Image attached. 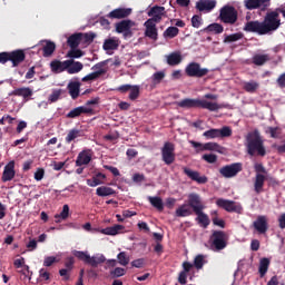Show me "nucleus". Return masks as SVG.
<instances>
[{
  "label": "nucleus",
  "instance_id": "1",
  "mask_svg": "<svg viewBox=\"0 0 285 285\" xmlns=\"http://www.w3.org/2000/svg\"><path fill=\"white\" fill-rule=\"evenodd\" d=\"M246 149L247 155L250 157H266V147L264 146V139L262 138V135L259 131L254 130L252 132H248L246 136Z\"/></svg>",
  "mask_w": 285,
  "mask_h": 285
},
{
  "label": "nucleus",
  "instance_id": "2",
  "mask_svg": "<svg viewBox=\"0 0 285 285\" xmlns=\"http://www.w3.org/2000/svg\"><path fill=\"white\" fill-rule=\"evenodd\" d=\"M179 108H203L204 110H209L210 112H215L222 109V106L217 102H210L205 99H193V98H185L177 102Z\"/></svg>",
  "mask_w": 285,
  "mask_h": 285
},
{
  "label": "nucleus",
  "instance_id": "3",
  "mask_svg": "<svg viewBox=\"0 0 285 285\" xmlns=\"http://www.w3.org/2000/svg\"><path fill=\"white\" fill-rule=\"evenodd\" d=\"M72 255L77 257L80 262H83L85 264H88V266H91V268H97L99 264L106 263V256L104 254H96L94 256H90L88 252H81L75 249L72 252Z\"/></svg>",
  "mask_w": 285,
  "mask_h": 285
},
{
  "label": "nucleus",
  "instance_id": "4",
  "mask_svg": "<svg viewBox=\"0 0 285 285\" xmlns=\"http://www.w3.org/2000/svg\"><path fill=\"white\" fill-rule=\"evenodd\" d=\"M282 26V19H279V11L277 8L275 11H269L265 14L263 20V27L265 28V33L275 32Z\"/></svg>",
  "mask_w": 285,
  "mask_h": 285
},
{
  "label": "nucleus",
  "instance_id": "5",
  "mask_svg": "<svg viewBox=\"0 0 285 285\" xmlns=\"http://www.w3.org/2000/svg\"><path fill=\"white\" fill-rule=\"evenodd\" d=\"M212 250H224L228 246V235L224 230H214L209 237Z\"/></svg>",
  "mask_w": 285,
  "mask_h": 285
},
{
  "label": "nucleus",
  "instance_id": "6",
  "mask_svg": "<svg viewBox=\"0 0 285 285\" xmlns=\"http://www.w3.org/2000/svg\"><path fill=\"white\" fill-rule=\"evenodd\" d=\"M218 19L222 21V23H226L228 26H235L237 23L238 19V12L237 9L233 6H224L219 10Z\"/></svg>",
  "mask_w": 285,
  "mask_h": 285
},
{
  "label": "nucleus",
  "instance_id": "7",
  "mask_svg": "<svg viewBox=\"0 0 285 285\" xmlns=\"http://www.w3.org/2000/svg\"><path fill=\"white\" fill-rule=\"evenodd\" d=\"M185 72L187 77H195L196 79H202V77H206L210 70L208 68H202V65L198 62H190L185 68Z\"/></svg>",
  "mask_w": 285,
  "mask_h": 285
},
{
  "label": "nucleus",
  "instance_id": "8",
  "mask_svg": "<svg viewBox=\"0 0 285 285\" xmlns=\"http://www.w3.org/2000/svg\"><path fill=\"white\" fill-rule=\"evenodd\" d=\"M189 144L190 146H193V148H196V153H204V150H212L214 153H219L220 155H224V147H222L217 142L202 144L195 140H189Z\"/></svg>",
  "mask_w": 285,
  "mask_h": 285
},
{
  "label": "nucleus",
  "instance_id": "9",
  "mask_svg": "<svg viewBox=\"0 0 285 285\" xmlns=\"http://www.w3.org/2000/svg\"><path fill=\"white\" fill-rule=\"evenodd\" d=\"M244 170V165L242 163H233L230 165L224 166L219 169V174L225 177V179H230L237 177L238 173Z\"/></svg>",
  "mask_w": 285,
  "mask_h": 285
},
{
  "label": "nucleus",
  "instance_id": "10",
  "mask_svg": "<svg viewBox=\"0 0 285 285\" xmlns=\"http://www.w3.org/2000/svg\"><path fill=\"white\" fill-rule=\"evenodd\" d=\"M216 206H218V208H223V210H226L227 213H238V215H242L244 210L240 204L236 205L234 200L224 198H218L216 200Z\"/></svg>",
  "mask_w": 285,
  "mask_h": 285
},
{
  "label": "nucleus",
  "instance_id": "11",
  "mask_svg": "<svg viewBox=\"0 0 285 285\" xmlns=\"http://www.w3.org/2000/svg\"><path fill=\"white\" fill-rule=\"evenodd\" d=\"M161 159L167 166L175 164V144L170 141L164 144L161 148Z\"/></svg>",
  "mask_w": 285,
  "mask_h": 285
},
{
  "label": "nucleus",
  "instance_id": "12",
  "mask_svg": "<svg viewBox=\"0 0 285 285\" xmlns=\"http://www.w3.org/2000/svg\"><path fill=\"white\" fill-rule=\"evenodd\" d=\"M246 10H262L263 12L271 8V0H244Z\"/></svg>",
  "mask_w": 285,
  "mask_h": 285
},
{
  "label": "nucleus",
  "instance_id": "13",
  "mask_svg": "<svg viewBox=\"0 0 285 285\" xmlns=\"http://www.w3.org/2000/svg\"><path fill=\"white\" fill-rule=\"evenodd\" d=\"M245 32H253L254 35L264 36L266 35V29L264 28V22L255 21H247L243 28Z\"/></svg>",
  "mask_w": 285,
  "mask_h": 285
},
{
  "label": "nucleus",
  "instance_id": "14",
  "mask_svg": "<svg viewBox=\"0 0 285 285\" xmlns=\"http://www.w3.org/2000/svg\"><path fill=\"white\" fill-rule=\"evenodd\" d=\"M187 204L194 213H199L204 210V203L202 202V196L199 194L191 193L188 195Z\"/></svg>",
  "mask_w": 285,
  "mask_h": 285
},
{
  "label": "nucleus",
  "instance_id": "15",
  "mask_svg": "<svg viewBox=\"0 0 285 285\" xmlns=\"http://www.w3.org/2000/svg\"><path fill=\"white\" fill-rule=\"evenodd\" d=\"M148 17H151L148 19V21H151L154 23H159L164 17H166V8L154 6L148 12Z\"/></svg>",
  "mask_w": 285,
  "mask_h": 285
},
{
  "label": "nucleus",
  "instance_id": "16",
  "mask_svg": "<svg viewBox=\"0 0 285 285\" xmlns=\"http://www.w3.org/2000/svg\"><path fill=\"white\" fill-rule=\"evenodd\" d=\"M9 59L12 63V68H18L26 61V51L23 49H17L13 51H9Z\"/></svg>",
  "mask_w": 285,
  "mask_h": 285
},
{
  "label": "nucleus",
  "instance_id": "17",
  "mask_svg": "<svg viewBox=\"0 0 285 285\" xmlns=\"http://www.w3.org/2000/svg\"><path fill=\"white\" fill-rule=\"evenodd\" d=\"M16 175L17 171L14 170V160H11L3 168L1 181H3V184L12 181Z\"/></svg>",
  "mask_w": 285,
  "mask_h": 285
},
{
  "label": "nucleus",
  "instance_id": "18",
  "mask_svg": "<svg viewBox=\"0 0 285 285\" xmlns=\"http://www.w3.org/2000/svg\"><path fill=\"white\" fill-rule=\"evenodd\" d=\"M183 173L186 175L191 181H196L198 184H208V177L200 176L199 171H195L188 167H183Z\"/></svg>",
  "mask_w": 285,
  "mask_h": 285
},
{
  "label": "nucleus",
  "instance_id": "19",
  "mask_svg": "<svg viewBox=\"0 0 285 285\" xmlns=\"http://www.w3.org/2000/svg\"><path fill=\"white\" fill-rule=\"evenodd\" d=\"M215 8H217V0H198L196 2L198 12H213Z\"/></svg>",
  "mask_w": 285,
  "mask_h": 285
},
{
  "label": "nucleus",
  "instance_id": "20",
  "mask_svg": "<svg viewBox=\"0 0 285 285\" xmlns=\"http://www.w3.org/2000/svg\"><path fill=\"white\" fill-rule=\"evenodd\" d=\"M72 63V61H61V60H52L50 62V70L51 72H53V75H60V72H65V70H67V68H70V65Z\"/></svg>",
  "mask_w": 285,
  "mask_h": 285
},
{
  "label": "nucleus",
  "instance_id": "21",
  "mask_svg": "<svg viewBox=\"0 0 285 285\" xmlns=\"http://www.w3.org/2000/svg\"><path fill=\"white\" fill-rule=\"evenodd\" d=\"M132 14L131 8H117L110 11L107 17L108 19H128Z\"/></svg>",
  "mask_w": 285,
  "mask_h": 285
},
{
  "label": "nucleus",
  "instance_id": "22",
  "mask_svg": "<svg viewBox=\"0 0 285 285\" xmlns=\"http://www.w3.org/2000/svg\"><path fill=\"white\" fill-rule=\"evenodd\" d=\"M132 26H135V22L132 20H122L116 23V32H118V35L125 33V37L131 36L132 31H130V29L132 28Z\"/></svg>",
  "mask_w": 285,
  "mask_h": 285
},
{
  "label": "nucleus",
  "instance_id": "23",
  "mask_svg": "<svg viewBox=\"0 0 285 285\" xmlns=\"http://www.w3.org/2000/svg\"><path fill=\"white\" fill-rule=\"evenodd\" d=\"M253 226L259 235H265L268 232V218L266 216H258Z\"/></svg>",
  "mask_w": 285,
  "mask_h": 285
},
{
  "label": "nucleus",
  "instance_id": "24",
  "mask_svg": "<svg viewBox=\"0 0 285 285\" xmlns=\"http://www.w3.org/2000/svg\"><path fill=\"white\" fill-rule=\"evenodd\" d=\"M81 115H92V108L83 106L76 107L67 114V119H77Z\"/></svg>",
  "mask_w": 285,
  "mask_h": 285
},
{
  "label": "nucleus",
  "instance_id": "25",
  "mask_svg": "<svg viewBox=\"0 0 285 285\" xmlns=\"http://www.w3.org/2000/svg\"><path fill=\"white\" fill-rule=\"evenodd\" d=\"M92 161V150L86 149L78 154L76 166H88Z\"/></svg>",
  "mask_w": 285,
  "mask_h": 285
},
{
  "label": "nucleus",
  "instance_id": "26",
  "mask_svg": "<svg viewBox=\"0 0 285 285\" xmlns=\"http://www.w3.org/2000/svg\"><path fill=\"white\" fill-rule=\"evenodd\" d=\"M42 45V56L43 57H52L55 55V50H57V45L51 40H41Z\"/></svg>",
  "mask_w": 285,
  "mask_h": 285
},
{
  "label": "nucleus",
  "instance_id": "27",
  "mask_svg": "<svg viewBox=\"0 0 285 285\" xmlns=\"http://www.w3.org/2000/svg\"><path fill=\"white\" fill-rule=\"evenodd\" d=\"M145 28H146L145 35L149 39H153L154 41H157L158 33H157V24H156V22H153V20H147L145 22Z\"/></svg>",
  "mask_w": 285,
  "mask_h": 285
},
{
  "label": "nucleus",
  "instance_id": "28",
  "mask_svg": "<svg viewBox=\"0 0 285 285\" xmlns=\"http://www.w3.org/2000/svg\"><path fill=\"white\" fill-rule=\"evenodd\" d=\"M11 95H13V97H22L23 101H30V97H32L33 92L30 87H21L14 89Z\"/></svg>",
  "mask_w": 285,
  "mask_h": 285
},
{
  "label": "nucleus",
  "instance_id": "29",
  "mask_svg": "<svg viewBox=\"0 0 285 285\" xmlns=\"http://www.w3.org/2000/svg\"><path fill=\"white\" fill-rule=\"evenodd\" d=\"M67 90H68L71 99H78L79 94L81 92V82L70 81L67 86Z\"/></svg>",
  "mask_w": 285,
  "mask_h": 285
},
{
  "label": "nucleus",
  "instance_id": "30",
  "mask_svg": "<svg viewBox=\"0 0 285 285\" xmlns=\"http://www.w3.org/2000/svg\"><path fill=\"white\" fill-rule=\"evenodd\" d=\"M265 181H266V176H264V174H256L254 179V190L256 195L264 193Z\"/></svg>",
  "mask_w": 285,
  "mask_h": 285
},
{
  "label": "nucleus",
  "instance_id": "31",
  "mask_svg": "<svg viewBox=\"0 0 285 285\" xmlns=\"http://www.w3.org/2000/svg\"><path fill=\"white\" fill-rule=\"evenodd\" d=\"M194 210L190 208L189 204H183L176 209V217H190Z\"/></svg>",
  "mask_w": 285,
  "mask_h": 285
},
{
  "label": "nucleus",
  "instance_id": "32",
  "mask_svg": "<svg viewBox=\"0 0 285 285\" xmlns=\"http://www.w3.org/2000/svg\"><path fill=\"white\" fill-rule=\"evenodd\" d=\"M195 215H197L196 222L200 224L203 228H208V226H210V218L204 213V210L196 212Z\"/></svg>",
  "mask_w": 285,
  "mask_h": 285
},
{
  "label": "nucleus",
  "instance_id": "33",
  "mask_svg": "<svg viewBox=\"0 0 285 285\" xmlns=\"http://www.w3.org/2000/svg\"><path fill=\"white\" fill-rule=\"evenodd\" d=\"M81 39H83V33H73L68 38L67 43L72 50H75V48H79Z\"/></svg>",
  "mask_w": 285,
  "mask_h": 285
},
{
  "label": "nucleus",
  "instance_id": "34",
  "mask_svg": "<svg viewBox=\"0 0 285 285\" xmlns=\"http://www.w3.org/2000/svg\"><path fill=\"white\" fill-rule=\"evenodd\" d=\"M101 179H106V174L98 173L91 179H87V186H90L91 188L101 186V184H104V180Z\"/></svg>",
  "mask_w": 285,
  "mask_h": 285
},
{
  "label": "nucleus",
  "instance_id": "35",
  "mask_svg": "<svg viewBox=\"0 0 285 285\" xmlns=\"http://www.w3.org/2000/svg\"><path fill=\"white\" fill-rule=\"evenodd\" d=\"M269 59L271 56L267 53H256L252 58V63H254V66H264Z\"/></svg>",
  "mask_w": 285,
  "mask_h": 285
},
{
  "label": "nucleus",
  "instance_id": "36",
  "mask_svg": "<svg viewBox=\"0 0 285 285\" xmlns=\"http://www.w3.org/2000/svg\"><path fill=\"white\" fill-rule=\"evenodd\" d=\"M78 137H83V130L73 128L69 130L65 138V141L66 144H70L71 141H75V139H78Z\"/></svg>",
  "mask_w": 285,
  "mask_h": 285
},
{
  "label": "nucleus",
  "instance_id": "37",
  "mask_svg": "<svg viewBox=\"0 0 285 285\" xmlns=\"http://www.w3.org/2000/svg\"><path fill=\"white\" fill-rule=\"evenodd\" d=\"M243 89L245 90V92L254 95V92H257V90H259V82L255 80L246 81L243 83Z\"/></svg>",
  "mask_w": 285,
  "mask_h": 285
},
{
  "label": "nucleus",
  "instance_id": "38",
  "mask_svg": "<svg viewBox=\"0 0 285 285\" xmlns=\"http://www.w3.org/2000/svg\"><path fill=\"white\" fill-rule=\"evenodd\" d=\"M67 61H71L70 66L67 68L68 75H77V72H81V70H83V63L75 60Z\"/></svg>",
  "mask_w": 285,
  "mask_h": 285
},
{
  "label": "nucleus",
  "instance_id": "39",
  "mask_svg": "<svg viewBox=\"0 0 285 285\" xmlns=\"http://www.w3.org/2000/svg\"><path fill=\"white\" fill-rule=\"evenodd\" d=\"M271 266V259L264 257L261 259L259 262V266H258V273L261 277H265L266 273H268V268Z\"/></svg>",
  "mask_w": 285,
  "mask_h": 285
},
{
  "label": "nucleus",
  "instance_id": "40",
  "mask_svg": "<svg viewBox=\"0 0 285 285\" xmlns=\"http://www.w3.org/2000/svg\"><path fill=\"white\" fill-rule=\"evenodd\" d=\"M104 50H117L119 48V40L117 38H108L102 45Z\"/></svg>",
  "mask_w": 285,
  "mask_h": 285
},
{
  "label": "nucleus",
  "instance_id": "41",
  "mask_svg": "<svg viewBox=\"0 0 285 285\" xmlns=\"http://www.w3.org/2000/svg\"><path fill=\"white\" fill-rule=\"evenodd\" d=\"M115 194H116L115 189L108 186H101L96 189V195H98V197H110V195H115Z\"/></svg>",
  "mask_w": 285,
  "mask_h": 285
},
{
  "label": "nucleus",
  "instance_id": "42",
  "mask_svg": "<svg viewBox=\"0 0 285 285\" xmlns=\"http://www.w3.org/2000/svg\"><path fill=\"white\" fill-rule=\"evenodd\" d=\"M168 66H179L181 63V53L171 52L167 56Z\"/></svg>",
  "mask_w": 285,
  "mask_h": 285
},
{
  "label": "nucleus",
  "instance_id": "43",
  "mask_svg": "<svg viewBox=\"0 0 285 285\" xmlns=\"http://www.w3.org/2000/svg\"><path fill=\"white\" fill-rule=\"evenodd\" d=\"M124 225H114L101 229L102 235H119L120 230H124Z\"/></svg>",
  "mask_w": 285,
  "mask_h": 285
},
{
  "label": "nucleus",
  "instance_id": "44",
  "mask_svg": "<svg viewBox=\"0 0 285 285\" xmlns=\"http://www.w3.org/2000/svg\"><path fill=\"white\" fill-rule=\"evenodd\" d=\"M148 202L154 206V208H157L159 212L164 210V200L159 196H149Z\"/></svg>",
  "mask_w": 285,
  "mask_h": 285
},
{
  "label": "nucleus",
  "instance_id": "45",
  "mask_svg": "<svg viewBox=\"0 0 285 285\" xmlns=\"http://www.w3.org/2000/svg\"><path fill=\"white\" fill-rule=\"evenodd\" d=\"M70 215V207L68 205H63L62 212L60 214L55 215L56 224H60L61 219H68Z\"/></svg>",
  "mask_w": 285,
  "mask_h": 285
},
{
  "label": "nucleus",
  "instance_id": "46",
  "mask_svg": "<svg viewBox=\"0 0 285 285\" xmlns=\"http://www.w3.org/2000/svg\"><path fill=\"white\" fill-rule=\"evenodd\" d=\"M164 37L166 39H175V37H177V35H179V28L177 27H168L165 31H164Z\"/></svg>",
  "mask_w": 285,
  "mask_h": 285
},
{
  "label": "nucleus",
  "instance_id": "47",
  "mask_svg": "<svg viewBox=\"0 0 285 285\" xmlns=\"http://www.w3.org/2000/svg\"><path fill=\"white\" fill-rule=\"evenodd\" d=\"M204 264H206V256L198 254L194 258V266L197 268V271H202L204 268Z\"/></svg>",
  "mask_w": 285,
  "mask_h": 285
},
{
  "label": "nucleus",
  "instance_id": "48",
  "mask_svg": "<svg viewBox=\"0 0 285 285\" xmlns=\"http://www.w3.org/2000/svg\"><path fill=\"white\" fill-rule=\"evenodd\" d=\"M207 32H214L215 35H222L224 32V26L220 23H212L206 28Z\"/></svg>",
  "mask_w": 285,
  "mask_h": 285
},
{
  "label": "nucleus",
  "instance_id": "49",
  "mask_svg": "<svg viewBox=\"0 0 285 285\" xmlns=\"http://www.w3.org/2000/svg\"><path fill=\"white\" fill-rule=\"evenodd\" d=\"M239 39H244V33L242 32L232 33L225 37L224 43H233L235 41H239Z\"/></svg>",
  "mask_w": 285,
  "mask_h": 285
},
{
  "label": "nucleus",
  "instance_id": "50",
  "mask_svg": "<svg viewBox=\"0 0 285 285\" xmlns=\"http://www.w3.org/2000/svg\"><path fill=\"white\" fill-rule=\"evenodd\" d=\"M139 92H140L139 85L131 86V88L129 89L130 101H135L136 99H139Z\"/></svg>",
  "mask_w": 285,
  "mask_h": 285
},
{
  "label": "nucleus",
  "instance_id": "51",
  "mask_svg": "<svg viewBox=\"0 0 285 285\" xmlns=\"http://www.w3.org/2000/svg\"><path fill=\"white\" fill-rule=\"evenodd\" d=\"M104 71H94L87 76H85L81 81L83 82H88V81H97V79H99V77H101V73Z\"/></svg>",
  "mask_w": 285,
  "mask_h": 285
},
{
  "label": "nucleus",
  "instance_id": "52",
  "mask_svg": "<svg viewBox=\"0 0 285 285\" xmlns=\"http://www.w3.org/2000/svg\"><path fill=\"white\" fill-rule=\"evenodd\" d=\"M117 259H118V264H120V266H128V264L130 263V257H128V255H126V252H120L117 255Z\"/></svg>",
  "mask_w": 285,
  "mask_h": 285
},
{
  "label": "nucleus",
  "instance_id": "53",
  "mask_svg": "<svg viewBox=\"0 0 285 285\" xmlns=\"http://www.w3.org/2000/svg\"><path fill=\"white\" fill-rule=\"evenodd\" d=\"M165 78H166V72L157 71L151 76V81L153 83L157 85V83H161V81H164Z\"/></svg>",
  "mask_w": 285,
  "mask_h": 285
},
{
  "label": "nucleus",
  "instance_id": "54",
  "mask_svg": "<svg viewBox=\"0 0 285 285\" xmlns=\"http://www.w3.org/2000/svg\"><path fill=\"white\" fill-rule=\"evenodd\" d=\"M206 139H217L219 137V129H209L203 134Z\"/></svg>",
  "mask_w": 285,
  "mask_h": 285
},
{
  "label": "nucleus",
  "instance_id": "55",
  "mask_svg": "<svg viewBox=\"0 0 285 285\" xmlns=\"http://www.w3.org/2000/svg\"><path fill=\"white\" fill-rule=\"evenodd\" d=\"M96 38H97V35L95 32H87V33H82L81 41H83V43H92Z\"/></svg>",
  "mask_w": 285,
  "mask_h": 285
},
{
  "label": "nucleus",
  "instance_id": "56",
  "mask_svg": "<svg viewBox=\"0 0 285 285\" xmlns=\"http://www.w3.org/2000/svg\"><path fill=\"white\" fill-rule=\"evenodd\" d=\"M215 217L212 218L214 226H218L219 228H226V222L219 217H217V212H214Z\"/></svg>",
  "mask_w": 285,
  "mask_h": 285
},
{
  "label": "nucleus",
  "instance_id": "57",
  "mask_svg": "<svg viewBox=\"0 0 285 285\" xmlns=\"http://www.w3.org/2000/svg\"><path fill=\"white\" fill-rule=\"evenodd\" d=\"M61 97V89L58 90H53L49 98L48 101H50V104H55L56 101H59V98Z\"/></svg>",
  "mask_w": 285,
  "mask_h": 285
},
{
  "label": "nucleus",
  "instance_id": "58",
  "mask_svg": "<svg viewBox=\"0 0 285 285\" xmlns=\"http://www.w3.org/2000/svg\"><path fill=\"white\" fill-rule=\"evenodd\" d=\"M20 268L21 269L18 271V273H20V275H23V277H28V279H32V272H30V266L23 265Z\"/></svg>",
  "mask_w": 285,
  "mask_h": 285
},
{
  "label": "nucleus",
  "instance_id": "59",
  "mask_svg": "<svg viewBox=\"0 0 285 285\" xmlns=\"http://www.w3.org/2000/svg\"><path fill=\"white\" fill-rule=\"evenodd\" d=\"M126 275V269L124 267H116L114 271L110 272V276L115 277H124Z\"/></svg>",
  "mask_w": 285,
  "mask_h": 285
},
{
  "label": "nucleus",
  "instance_id": "60",
  "mask_svg": "<svg viewBox=\"0 0 285 285\" xmlns=\"http://www.w3.org/2000/svg\"><path fill=\"white\" fill-rule=\"evenodd\" d=\"M233 135V129L230 127H223L222 129H218V137H230Z\"/></svg>",
  "mask_w": 285,
  "mask_h": 285
},
{
  "label": "nucleus",
  "instance_id": "61",
  "mask_svg": "<svg viewBox=\"0 0 285 285\" xmlns=\"http://www.w3.org/2000/svg\"><path fill=\"white\" fill-rule=\"evenodd\" d=\"M204 161H207V164H215L217 161V155L215 154H205L203 155Z\"/></svg>",
  "mask_w": 285,
  "mask_h": 285
},
{
  "label": "nucleus",
  "instance_id": "62",
  "mask_svg": "<svg viewBox=\"0 0 285 285\" xmlns=\"http://www.w3.org/2000/svg\"><path fill=\"white\" fill-rule=\"evenodd\" d=\"M39 277L41 282H48L50 279V272H48L46 268H41L39 271Z\"/></svg>",
  "mask_w": 285,
  "mask_h": 285
},
{
  "label": "nucleus",
  "instance_id": "63",
  "mask_svg": "<svg viewBox=\"0 0 285 285\" xmlns=\"http://www.w3.org/2000/svg\"><path fill=\"white\" fill-rule=\"evenodd\" d=\"M57 257L55 256H47L45 257V261H43V266L46 267H50L52 266V264H57Z\"/></svg>",
  "mask_w": 285,
  "mask_h": 285
},
{
  "label": "nucleus",
  "instance_id": "64",
  "mask_svg": "<svg viewBox=\"0 0 285 285\" xmlns=\"http://www.w3.org/2000/svg\"><path fill=\"white\" fill-rule=\"evenodd\" d=\"M191 26H193V28H200V26H202V16H197V14L193 16Z\"/></svg>",
  "mask_w": 285,
  "mask_h": 285
}]
</instances>
